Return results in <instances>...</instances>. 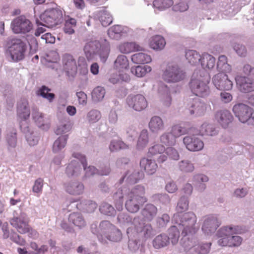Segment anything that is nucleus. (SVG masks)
Instances as JSON below:
<instances>
[{"instance_id": "obj_28", "label": "nucleus", "mask_w": 254, "mask_h": 254, "mask_svg": "<svg viewBox=\"0 0 254 254\" xmlns=\"http://www.w3.org/2000/svg\"><path fill=\"white\" fill-rule=\"evenodd\" d=\"M72 160L67 165L65 170L66 175L69 178L77 177L82 171V168L78 159Z\"/></svg>"}, {"instance_id": "obj_61", "label": "nucleus", "mask_w": 254, "mask_h": 254, "mask_svg": "<svg viewBox=\"0 0 254 254\" xmlns=\"http://www.w3.org/2000/svg\"><path fill=\"white\" fill-rule=\"evenodd\" d=\"M165 150L164 145L160 144H155L150 146L148 149V155L153 156L158 154H162Z\"/></svg>"}, {"instance_id": "obj_27", "label": "nucleus", "mask_w": 254, "mask_h": 254, "mask_svg": "<svg viewBox=\"0 0 254 254\" xmlns=\"http://www.w3.org/2000/svg\"><path fill=\"white\" fill-rule=\"evenodd\" d=\"M139 165L140 168L149 175L154 174L158 168V165L155 160L145 157L140 159Z\"/></svg>"}, {"instance_id": "obj_20", "label": "nucleus", "mask_w": 254, "mask_h": 254, "mask_svg": "<svg viewBox=\"0 0 254 254\" xmlns=\"http://www.w3.org/2000/svg\"><path fill=\"white\" fill-rule=\"evenodd\" d=\"M65 191L73 195L82 194L84 190L83 184L79 181H69L64 184Z\"/></svg>"}, {"instance_id": "obj_36", "label": "nucleus", "mask_w": 254, "mask_h": 254, "mask_svg": "<svg viewBox=\"0 0 254 254\" xmlns=\"http://www.w3.org/2000/svg\"><path fill=\"white\" fill-rule=\"evenodd\" d=\"M119 50L122 53L127 54L135 51H141L142 48L135 42H125L118 47Z\"/></svg>"}, {"instance_id": "obj_42", "label": "nucleus", "mask_w": 254, "mask_h": 254, "mask_svg": "<svg viewBox=\"0 0 254 254\" xmlns=\"http://www.w3.org/2000/svg\"><path fill=\"white\" fill-rule=\"evenodd\" d=\"M157 211L156 207L152 204H147L141 210V214L143 217L149 221L151 220L156 215Z\"/></svg>"}, {"instance_id": "obj_37", "label": "nucleus", "mask_w": 254, "mask_h": 254, "mask_svg": "<svg viewBox=\"0 0 254 254\" xmlns=\"http://www.w3.org/2000/svg\"><path fill=\"white\" fill-rule=\"evenodd\" d=\"M96 17L98 19L102 26L104 27L109 25L113 21V18L110 13L105 9L97 11Z\"/></svg>"}, {"instance_id": "obj_33", "label": "nucleus", "mask_w": 254, "mask_h": 254, "mask_svg": "<svg viewBox=\"0 0 254 254\" xmlns=\"http://www.w3.org/2000/svg\"><path fill=\"white\" fill-rule=\"evenodd\" d=\"M218 133V130L211 124L205 122L199 128V134L201 136H215Z\"/></svg>"}, {"instance_id": "obj_59", "label": "nucleus", "mask_w": 254, "mask_h": 254, "mask_svg": "<svg viewBox=\"0 0 254 254\" xmlns=\"http://www.w3.org/2000/svg\"><path fill=\"white\" fill-rule=\"evenodd\" d=\"M129 79V76L126 73H113L111 75L109 81L112 84H116L121 81H127Z\"/></svg>"}, {"instance_id": "obj_5", "label": "nucleus", "mask_w": 254, "mask_h": 254, "mask_svg": "<svg viewBox=\"0 0 254 254\" xmlns=\"http://www.w3.org/2000/svg\"><path fill=\"white\" fill-rule=\"evenodd\" d=\"M210 79V75L206 71H195L190 82V88L193 94L200 97H205L210 94L208 85Z\"/></svg>"}, {"instance_id": "obj_32", "label": "nucleus", "mask_w": 254, "mask_h": 254, "mask_svg": "<svg viewBox=\"0 0 254 254\" xmlns=\"http://www.w3.org/2000/svg\"><path fill=\"white\" fill-rule=\"evenodd\" d=\"M206 110V105L199 100H195L191 104L189 108V112L191 115H195L196 116L203 115Z\"/></svg>"}, {"instance_id": "obj_22", "label": "nucleus", "mask_w": 254, "mask_h": 254, "mask_svg": "<svg viewBox=\"0 0 254 254\" xmlns=\"http://www.w3.org/2000/svg\"><path fill=\"white\" fill-rule=\"evenodd\" d=\"M17 115L18 119H29L30 109L27 99H21L17 104Z\"/></svg>"}, {"instance_id": "obj_9", "label": "nucleus", "mask_w": 254, "mask_h": 254, "mask_svg": "<svg viewBox=\"0 0 254 254\" xmlns=\"http://www.w3.org/2000/svg\"><path fill=\"white\" fill-rule=\"evenodd\" d=\"M186 76L185 71L176 63H168L163 70L162 79L167 83H177L183 80Z\"/></svg>"}, {"instance_id": "obj_39", "label": "nucleus", "mask_w": 254, "mask_h": 254, "mask_svg": "<svg viewBox=\"0 0 254 254\" xmlns=\"http://www.w3.org/2000/svg\"><path fill=\"white\" fill-rule=\"evenodd\" d=\"M74 205L79 210L89 213L94 212L97 207V203L90 200H84L79 203L74 204Z\"/></svg>"}, {"instance_id": "obj_7", "label": "nucleus", "mask_w": 254, "mask_h": 254, "mask_svg": "<svg viewBox=\"0 0 254 254\" xmlns=\"http://www.w3.org/2000/svg\"><path fill=\"white\" fill-rule=\"evenodd\" d=\"M243 75L238 74L235 81L239 90L243 93L254 91V67L250 64H245L242 68Z\"/></svg>"}, {"instance_id": "obj_57", "label": "nucleus", "mask_w": 254, "mask_h": 254, "mask_svg": "<svg viewBox=\"0 0 254 254\" xmlns=\"http://www.w3.org/2000/svg\"><path fill=\"white\" fill-rule=\"evenodd\" d=\"M173 4L172 0H155L153 2V5L159 10H163L169 8Z\"/></svg>"}, {"instance_id": "obj_21", "label": "nucleus", "mask_w": 254, "mask_h": 254, "mask_svg": "<svg viewBox=\"0 0 254 254\" xmlns=\"http://www.w3.org/2000/svg\"><path fill=\"white\" fill-rule=\"evenodd\" d=\"M32 117L36 125L43 130H47L50 127L48 120L45 118L44 114L39 112L36 108L32 109Z\"/></svg>"}, {"instance_id": "obj_38", "label": "nucleus", "mask_w": 254, "mask_h": 254, "mask_svg": "<svg viewBox=\"0 0 254 254\" xmlns=\"http://www.w3.org/2000/svg\"><path fill=\"white\" fill-rule=\"evenodd\" d=\"M129 172H127L125 176L122 177L120 180V184H121L125 178L127 177V181L130 184L136 183L139 180L144 177V173L138 170H134L131 174L128 175Z\"/></svg>"}, {"instance_id": "obj_34", "label": "nucleus", "mask_w": 254, "mask_h": 254, "mask_svg": "<svg viewBox=\"0 0 254 254\" xmlns=\"http://www.w3.org/2000/svg\"><path fill=\"white\" fill-rule=\"evenodd\" d=\"M126 32L125 28L120 25H116L108 29V35L111 39L119 40Z\"/></svg>"}, {"instance_id": "obj_15", "label": "nucleus", "mask_w": 254, "mask_h": 254, "mask_svg": "<svg viewBox=\"0 0 254 254\" xmlns=\"http://www.w3.org/2000/svg\"><path fill=\"white\" fill-rule=\"evenodd\" d=\"M10 223L21 234H25L29 231L28 218L24 212H20L17 216H13L10 219Z\"/></svg>"}, {"instance_id": "obj_63", "label": "nucleus", "mask_w": 254, "mask_h": 254, "mask_svg": "<svg viewBox=\"0 0 254 254\" xmlns=\"http://www.w3.org/2000/svg\"><path fill=\"white\" fill-rule=\"evenodd\" d=\"M101 115L100 111L97 110L90 111L87 115V119L90 123H95L98 122L101 118Z\"/></svg>"}, {"instance_id": "obj_1", "label": "nucleus", "mask_w": 254, "mask_h": 254, "mask_svg": "<svg viewBox=\"0 0 254 254\" xmlns=\"http://www.w3.org/2000/svg\"><path fill=\"white\" fill-rule=\"evenodd\" d=\"M145 193V187L142 185H136L131 189L125 187L119 189L113 196L116 209L118 211L122 210L123 198L126 196L125 207L127 210L132 213L137 212L140 206L147 201Z\"/></svg>"}, {"instance_id": "obj_18", "label": "nucleus", "mask_w": 254, "mask_h": 254, "mask_svg": "<svg viewBox=\"0 0 254 254\" xmlns=\"http://www.w3.org/2000/svg\"><path fill=\"white\" fill-rule=\"evenodd\" d=\"M214 86L219 90H229L232 88L233 82L224 73L216 74L212 78Z\"/></svg>"}, {"instance_id": "obj_6", "label": "nucleus", "mask_w": 254, "mask_h": 254, "mask_svg": "<svg viewBox=\"0 0 254 254\" xmlns=\"http://www.w3.org/2000/svg\"><path fill=\"white\" fill-rule=\"evenodd\" d=\"M117 220L120 226H126L132 223L136 233L145 238H149L152 235L151 225L148 223H145L144 220L139 216H135L132 221V218L128 214L120 213L118 215Z\"/></svg>"}, {"instance_id": "obj_45", "label": "nucleus", "mask_w": 254, "mask_h": 254, "mask_svg": "<svg viewBox=\"0 0 254 254\" xmlns=\"http://www.w3.org/2000/svg\"><path fill=\"white\" fill-rule=\"evenodd\" d=\"M166 44L165 41L163 37L159 35H156L151 37L149 42V45L151 48L160 50L164 48Z\"/></svg>"}, {"instance_id": "obj_8", "label": "nucleus", "mask_w": 254, "mask_h": 254, "mask_svg": "<svg viewBox=\"0 0 254 254\" xmlns=\"http://www.w3.org/2000/svg\"><path fill=\"white\" fill-rule=\"evenodd\" d=\"M64 12L60 8H50L46 10L40 16V20H37V23L52 28L61 23L64 20Z\"/></svg>"}, {"instance_id": "obj_47", "label": "nucleus", "mask_w": 254, "mask_h": 254, "mask_svg": "<svg viewBox=\"0 0 254 254\" xmlns=\"http://www.w3.org/2000/svg\"><path fill=\"white\" fill-rule=\"evenodd\" d=\"M129 64L127 57L125 55L118 56L114 62V66L119 71H123L128 67Z\"/></svg>"}, {"instance_id": "obj_64", "label": "nucleus", "mask_w": 254, "mask_h": 254, "mask_svg": "<svg viewBox=\"0 0 254 254\" xmlns=\"http://www.w3.org/2000/svg\"><path fill=\"white\" fill-rule=\"evenodd\" d=\"M44 185V180L41 178L36 179L32 187V191L33 192L37 193L38 195L40 194L43 190Z\"/></svg>"}, {"instance_id": "obj_53", "label": "nucleus", "mask_w": 254, "mask_h": 254, "mask_svg": "<svg viewBox=\"0 0 254 254\" xmlns=\"http://www.w3.org/2000/svg\"><path fill=\"white\" fill-rule=\"evenodd\" d=\"M179 169L184 173H191L194 170V164L190 160L184 159L178 163Z\"/></svg>"}, {"instance_id": "obj_43", "label": "nucleus", "mask_w": 254, "mask_h": 254, "mask_svg": "<svg viewBox=\"0 0 254 254\" xmlns=\"http://www.w3.org/2000/svg\"><path fill=\"white\" fill-rule=\"evenodd\" d=\"M149 142V134L147 129H142L138 137L136 148L138 150L143 149Z\"/></svg>"}, {"instance_id": "obj_11", "label": "nucleus", "mask_w": 254, "mask_h": 254, "mask_svg": "<svg viewBox=\"0 0 254 254\" xmlns=\"http://www.w3.org/2000/svg\"><path fill=\"white\" fill-rule=\"evenodd\" d=\"M232 111L240 122L254 126V113L252 108L243 103H238L233 106Z\"/></svg>"}, {"instance_id": "obj_12", "label": "nucleus", "mask_w": 254, "mask_h": 254, "mask_svg": "<svg viewBox=\"0 0 254 254\" xmlns=\"http://www.w3.org/2000/svg\"><path fill=\"white\" fill-rule=\"evenodd\" d=\"M201 230L206 235H210L216 231L220 226L221 222L217 216L210 214L202 217Z\"/></svg>"}, {"instance_id": "obj_19", "label": "nucleus", "mask_w": 254, "mask_h": 254, "mask_svg": "<svg viewBox=\"0 0 254 254\" xmlns=\"http://www.w3.org/2000/svg\"><path fill=\"white\" fill-rule=\"evenodd\" d=\"M175 224V225L171 227L168 230L169 236L168 237V238H169V240H171V243L173 245H175L178 243L179 238L180 237V231H182V235L184 237V238L181 240V243L182 245L184 243V241L183 240L185 238L186 239V242H187L188 238L189 240H190V237L192 236L196 233H189L187 235H184L183 234V229L182 228H180L178 224Z\"/></svg>"}, {"instance_id": "obj_25", "label": "nucleus", "mask_w": 254, "mask_h": 254, "mask_svg": "<svg viewBox=\"0 0 254 254\" xmlns=\"http://www.w3.org/2000/svg\"><path fill=\"white\" fill-rule=\"evenodd\" d=\"M64 67L67 74L73 76L77 71V65L73 57L70 55H65L63 58Z\"/></svg>"}, {"instance_id": "obj_58", "label": "nucleus", "mask_w": 254, "mask_h": 254, "mask_svg": "<svg viewBox=\"0 0 254 254\" xmlns=\"http://www.w3.org/2000/svg\"><path fill=\"white\" fill-rule=\"evenodd\" d=\"M111 151H117L120 149H126L129 148V145L123 141L118 140H112L109 146Z\"/></svg>"}, {"instance_id": "obj_16", "label": "nucleus", "mask_w": 254, "mask_h": 254, "mask_svg": "<svg viewBox=\"0 0 254 254\" xmlns=\"http://www.w3.org/2000/svg\"><path fill=\"white\" fill-rule=\"evenodd\" d=\"M183 143L185 147L190 151L196 152L204 147L203 141L195 135H188L183 138Z\"/></svg>"}, {"instance_id": "obj_52", "label": "nucleus", "mask_w": 254, "mask_h": 254, "mask_svg": "<svg viewBox=\"0 0 254 254\" xmlns=\"http://www.w3.org/2000/svg\"><path fill=\"white\" fill-rule=\"evenodd\" d=\"M169 243V240L168 236L165 234H160L154 239L153 245L155 249H160L167 246Z\"/></svg>"}, {"instance_id": "obj_56", "label": "nucleus", "mask_w": 254, "mask_h": 254, "mask_svg": "<svg viewBox=\"0 0 254 254\" xmlns=\"http://www.w3.org/2000/svg\"><path fill=\"white\" fill-rule=\"evenodd\" d=\"M160 141L166 146H173L176 143V138L171 131L162 134L160 136Z\"/></svg>"}, {"instance_id": "obj_62", "label": "nucleus", "mask_w": 254, "mask_h": 254, "mask_svg": "<svg viewBox=\"0 0 254 254\" xmlns=\"http://www.w3.org/2000/svg\"><path fill=\"white\" fill-rule=\"evenodd\" d=\"M170 131L176 139L182 135L187 134L188 132V130L186 128L182 127L180 125L173 126Z\"/></svg>"}, {"instance_id": "obj_54", "label": "nucleus", "mask_w": 254, "mask_h": 254, "mask_svg": "<svg viewBox=\"0 0 254 254\" xmlns=\"http://www.w3.org/2000/svg\"><path fill=\"white\" fill-rule=\"evenodd\" d=\"M51 90V89L43 85L37 91L36 94L38 96H42L50 102H52L54 99L55 95L54 93H49Z\"/></svg>"}, {"instance_id": "obj_35", "label": "nucleus", "mask_w": 254, "mask_h": 254, "mask_svg": "<svg viewBox=\"0 0 254 254\" xmlns=\"http://www.w3.org/2000/svg\"><path fill=\"white\" fill-rule=\"evenodd\" d=\"M200 63L203 69L199 71H205V69H210L214 67L215 59L212 55L205 53L202 55Z\"/></svg>"}, {"instance_id": "obj_24", "label": "nucleus", "mask_w": 254, "mask_h": 254, "mask_svg": "<svg viewBox=\"0 0 254 254\" xmlns=\"http://www.w3.org/2000/svg\"><path fill=\"white\" fill-rule=\"evenodd\" d=\"M215 118L218 123L224 128L228 127L233 120V116L230 111L227 110L218 111Z\"/></svg>"}, {"instance_id": "obj_46", "label": "nucleus", "mask_w": 254, "mask_h": 254, "mask_svg": "<svg viewBox=\"0 0 254 254\" xmlns=\"http://www.w3.org/2000/svg\"><path fill=\"white\" fill-rule=\"evenodd\" d=\"M131 61L136 64H144L151 61L150 55L144 53H136L132 55Z\"/></svg>"}, {"instance_id": "obj_50", "label": "nucleus", "mask_w": 254, "mask_h": 254, "mask_svg": "<svg viewBox=\"0 0 254 254\" xmlns=\"http://www.w3.org/2000/svg\"><path fill=\"white\" fill-rule=\"evenodd\" d=\"M217 67L219 71L224 72H230L231 71V66L227 63V58L224 55L219 57Z\"/></svg>"}, {"instance_id": "obj_40", "label": "nucleus", "mask_w": 254, "mask_h": 254, "mask_svg": "<svg viewBox=\"0 0 254 254\" xmlns=\"http://www.w3.org/2000/svg\"><path fill=\"white\" fill-rule=\"evenodd\" d=\"M159 92L161 94V101L166 107H169L172 102V98L170 94L169 89L167 85H163L160 87Z\"/></svg>"}, {"instance_id": "obj_17", "label": "nucleus", "mask_w": 254, "mask_h": 254, "mask_svg": "<svg viewBox=\"0 0 254 254\" xmlns=\"http://www.w3.org/2000/svg\"><path fill=\"white\" fill-rule=\"evenodd\" d=\"M191 240H188L186 242V238L184 239V243L183 244V247L185 248V250H188L191 248H194V249L198 254H207L210 251L211 243H200L197 245H195V239L193 237V235L190 237Z\"/></svg>"}, {"instance_id": "obj_23", "label": "nucleus", "mask_w": 254, "mask_h": 254, "mask_svg": "<svg viewBox=\"0 0 254 254\" xmlns=\"http://www.w3.org/2000/svg\"><path fill=\"white\" fill-rule=\"evenodd\" d=\"M72 156L75 159H78L82 165L84 170L85 171V177H90L95 174H98V170L93 166H89L86 167L87 162L85 156L79 153L74 152L72 154Z\"/></svg>"}, {"instance_id": "obj_31", "label": "nucleus", "mask_w": 254, "mask_h": 254, "mask_svg": "<svg viewBox=\"0 0 254 254\" xmlns=\"http://www.w3.org/2000/svg\"><path fill=\"white\" fill-rule=\"evenodd\" d=\"M7 148L9 152H12L17 145L16 130L14 128L7 130L5 136Z\"/></svg>"}, {"instance_id": "obj_29", "label": "nucleus", "mask_w": 254, "mask_h": 254, "mask_svg": "<svg viewBox=\"0 0 254 254\" xmlns=\"http://www.w3.org/2000/svg\"><path fill=\"white\" fill-rule=\"evenodd\" d=\"M148 127L150 131L153 133H158L165 128L163 121L160 117L157 116H153L150 119Z\"/></svg>"}, {"instance_id": "obj_60", "label": "nucleus", "mask_w": 254, "mask_h": 254, "mask_svg": "<svg viewBox=\"0 0 254 254\" xmlns=\"http://www.w3.org/2000/svg\"><path fill=\"white\" fill-rule=\"evenodd\" d=\"M99 210L101 213L108 216H114L116 214L114 208L112 205L107 202H103L101 204Z\"/></svg>"}, {"instance_id": "obj_26", "label": "nucleus", "mask_w": 254, "mask_h": 254, "mask_svg": "<svg viewBox=\"0 0 254 254\" xmlns=\"http://www.w3.org/2000/svg\"><path fill=\"white\" fill-rule=\"evenodd\" d=\"M243 239L239 236L232 235L230 237L222 238L218 240V244L222 247H238L242 242Z\"/></svg>"}, {"instance_id": "obj_3", "label": "nucleus", "mask_w": 254, "mask_h": 254, "mask_svg": "<svg viewBox=\"0 0 254 254\" xmlns=\"http://www.w3.org/2000/svg\"><path fill=\"white\" fill-rule=\"evenodd\" d=\"M91 229L92 232L97 235L99 241L102 244H106L107 240L117 242L122 239L121 231L109 221H101L98 228L97 224H92Z\"/></svg>"}, {"instance_id": "obj_51", "label": "nucleus", "mask_w": 254, "mask_h": 254, "mask_svg": "<svg viewBox=\"0 0 254 254\" xmlns=\"http://www.w3.org/2000/svg\"><path fill=\"white\" fill-rule=\"evenodd\" d=\"M106 94L105 89L101 86L95 87L91 93L92 100L94 103L101 102L104 99Z\"/></svg>"}, {"instance_id": "obj_2", "label": "nucleus", "mask_w": 254, "mask_h": 254, "mask_svg": "<svg viewBox=\"0 0 254 254\" xmlns=\"http://www.w3.org/2000/svg\"><path fill=\"white\" fill-rule=\"evenodd\" d=\"M189 205L188 197L182 196L176 206L177 212L174 215L172 218L173 223L178 224L183 229L184 235L196 233L198 230V227L196 226L197 217L195 214L192 212L182 213L188 209Z\"/></svg>"}, {"instance_id": "obj_49", "label": "nucleus", "mask_w": 254, "mask_h": 254, "mask_svg": "<svg viewBox=\"0 0 254 254\" xmlns=\"http://www.w3.org/2000/svg\"><path fill=\"white\" fill-rule=\"evenodd\" d=\"M185 56L188 62L192 65L199 63L201 57L197 51L192 50H187Z\"/></svg>"}, {"instance_id": "obj_14", "label": "nucleus", "mask_w": 254, "mask_h": 254, "mask_svg": "<svg viewBox=\"0 0 254 254\" xmlns=\"http://www.w3.org/2000/svg\"><path fill=\"white\" fill-rule=\"evenodd\" d=\"M127 104L130 108L137 112L144 110L148 105L146 98L141 94L129 95L127 98Z\"/></svg>"}, {"instance_id": "obj_30", "label": "nucleus", "mask_w": 254, "mask_h": 254, "mask_svg": "<svg viewBox=\"0 0 254 254\" xmlns=\"http://www.w3.org/2000/svg\"><path fill=\"white\" fill-rule=\"evenodd\" d=\"M209 180L208 177L202 174H198L193 176L192 182L197 190L203 192L206 188L205 183Z\"/></svg>"}, {"instance_id": "obj_41", "label": "nucleus", "mask_w": 254, "mask_h": 254, "mask_svg": "<svg viewBox=\"0 0 254 254\" xmlns=\"http://www.w3.org/2000/svg\"><path fill=\"white\" fill-rule=\"evenodd\" d=\"M238 233L237 228L233 226H223L218 230L217 236L219 238L230 237Z\"/></svg>"}, {"instance_id": "obj_13", "label": "nucleus", "mask_w": 254, "mask_h": 254, "mask_svg": "<svg viewBox=\"0 0 254 254\" xmlns=\"http://www.w3.org/2000/svg\"><path fill=\"white\" fill-rule=\"evenodd\" d=\"M32 26L31 21L23 15L15 18L11 23L12 30L16 34L28 33L32 29Z\"/></svg>"}, {"instance_id": "obj_48", "label": "nucleus", "mask_w": 254, "mask_h": 254, "mask_svg": "<svg viewBox=\"0 0 254 254\" xmlns=\"http://www.w3.org/2000/svg\"><path fill=\"white\" fill-rule=\"evenodd\" d=\"M68 139V135L65 134L59 136L54 142L53 151L58 153L65 146Z\"/></svg>"}, {"instance_id": "obj_55", "label": "nucleus", "mask_w": 254, "mask_h": 254, "mask_svg": "<svg viewBox=\"0 0 254 254\" xmlns=\"http://www.w3.org/2000/svg\"><path fill=\"white\" fill-rule=\"evenodd\" d=\"M151 67L149 65L140 66L138 65L136 67H132L131 72L137 77H141L144 76L147 73L150 72Z\"/></svg>"}, {"instance_id": "obj_44", "label": "nucleus", "mask_w": 254, "mask_h": 254, "mask_svg": "<svg viewBox=\"0 0 254 254\" xmlns=\"http://www.w3.org/2000/svg\"><path fill=\"white\" fill-rule=\"evenodd\" d=\"M68 221L74 226L82 228L86 225V222L82 215L79 213H71L68 217Z\"/></svg>"}, {"instance_id": "obj_4", "label": "nucleus", "mask_w": 254, "mask_h": 254, "mask_svg": "<svg viewBox=\"0 0 254 254\" xmlns=\"http://www.w3.org/2000/svg\"><path fill=\"white\" fill-rule=\"evenodd\" d=\"M110 51V44L106 39H101L100 41H90L86 43L84 47V52L88 61L95 60L99 56L103 63L107 61Z\"/></svg>"}, {"instance_id": "obj_10", "label": "nucleus", "mask_w": 254, "mask_h": 254, "mask_svg": "<svg viewBox=\"0 0 254 254\" xmlns=\"http://www.w3.org/2000/svg\"><path fill=\"white\" fill-rule=\"evenodd\" d=\"M26 46L24 42L19 39H12L9 43L6 51V56L11 61L18 62L24 57Z\"/></svg>"}]
</instances>
